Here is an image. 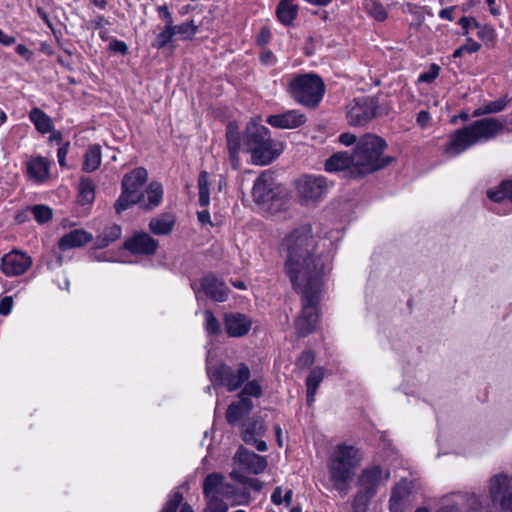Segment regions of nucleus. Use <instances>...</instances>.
Returning a JSON list of instances; mask_svg holds the SVG:
<instances>
[{
    "mask_svg": "<svg viewBox=\"0 0 512 512\" xmlns=\"http://www.w3.org/2000/svg\"><path fill=\"white\" fill-rule=\"evenodd\" d=\"M318 242L312 226L305 224L289 233L282 243L285 274L302 297V312L295 321L299 336L315 330L320 295L332 271L331 258L318 251Z\"/></svg>",
    "mask_w": 512,
    "mask_h": 512,
    "instance_id": "obj_1",
    "label": "nucleus"
},
{
    "mask_svg": "<svg viewBox=\"0 0 512 512\" xmlns=\"http://www.w3.org/2000/svg\"><path fill=\"white\" fill-rule=\"evenodd\" d=\"M504 130L505 121L499 118L486 117L476 120L450 134L444 152L450 157L458 156L476 144L495 139L503 134Z\"/></svg>",
    "mask_w": 512,
    "mask_h": 512,
    "instance_id": "obj_2",
    "label": "nucleus"
},
{
    "mask_svg": "<svg viewBox=\"0 0 512 512\" xmlns=\"http://www.w3.org/2000/svg\"><path fill=\"white\" fill-rule=\"evenodd\" d=\"M354 178L382 170L389 166L394 158L383 155L387 144L374 134H365L356 141L354 137Z\"/></svg>",
    "mask_w": 512,
    "mask_h": 512,
    "instance_id": "obj_3",
    "label": "nucleus"
},
{
    "mask_svg": "<svg viewBox=\"0 0 512 512\" xmlns=\"http://www.w3.org/2000/svg\"><path fill=\"white\" fill-rule=\"evenodd\" d=\"M487 491L490 502L475 494L469 495V512H493V507L500 512H512V475L494 474L488 480Z\"/></svg>",
    "mask_w": 512,
    "mask_h": 512,
    "instance_id": "obj_4",
    "label": "nucleus"
},
{
    "mask_svg": "<svg viewBox=\"0 0 512 512\" xmlns=\"http://www.w3.org/2000/svg\"><path fill=\"white\" fill-rule=\"evenodd\" d=\"M244 144L256 165H268L283 152L282 143L271 138L269 129L253 121L246 126Z\"/></svg>",
    "mask_w": 512,
    "mask_h": 512,
    "instance_id": "obj_5",
    "label": "nucleus"
},
{
    "mask_svg": "<svg viewBox=\"0 0 512 512\" xmlns=\"http://www.w3.org/2000/svg\"><path fill=\"white\" fill-rule=\"evenodd\" d=\"M289 92L298 103L314 108L324 96L325 84L316 74H301L290 80Z\"/></svg>",
    "mask_w": 512,
    "mask_h": 512,
    "instance_id": "obj_6",
    "label": "nucleus"
},
{
    "mask_svg": "<svg viewBox=\"0 0 512 512\" xmlns=\"http://www.w3.org/2000/svg\"><path fill=\"white\" fill-rule=\"evenodd\" d=\"M389 477L390 472H384L380 466L365 469L355 486L354 512H364L370 500L376 495L379 486Z\"/></svg>",
    "mask_w": 512,
    "mask_h": 512,
    "instance_id": "obj_7",
    "label": "nucleus"
},
{
    "mask_svg": "<svg viewBox=\"0 0 512 512\" xmlns=\"http://www.w3.org/2000/svg\"><path fill=\"white\" fill-rule=\"evenodd\" d=\"M352 469V447L339 445L330 457L329 470L333 487L341 496L350 490Z\"/></svg>",
    "mask_w": 512,
    "mask_h": 512,
    "instance_id": "obj_8",
    "label": "nucleus"
},
{
    "mask_svg": "<svg viewBox=\"0 0 512 512\" xmlns=\"http://www.w3.org/2000/svg\"><path fill=\"white\" fill-rule=\"evenodd\" d=\"M295 184L300 200L306 205L321 201L329 190L327 179L322 175H302Z\"/></svg>",
    "mask_w": 512,
    "mask_h": 512,
    "instance_id": "obj_9",
    "label": "nucleus"
},
{
    "mask_svg": "<svg viewBox=\"0 0 512 512\" xmlns=\"http://www.w3.org/2000/svg\"><path fill=\"white\" fill-rule=\"evenodd\" d=\"M213 381L226 387L229 391H235L250 377V369L244 363H239L236 369L221 364L212 370H208Z\"/></svg>",
    "mask_w": 512,
    "mask_h": 512,
    "instance_id": "obj_10",
    "label": "nucleus"
},
{
    "mask_svg": "<svg viewBox=\"0 0 512 512\" xmlns=\"http://www.w3.org/2000/svg\"><path fill=\"white\" fill-rule=\"evenodd\" d=\"M267 427L261 417L254 416L242 422L240 436L241 439L248 445H253L255 448L264 452L268 446L261 438L265 435Z\"/></svg>",
    "mask_w": 512,
    "mask_h": 512,
    "instance_id": "obj_11",
    "label": "nucleus"
},
{
    "mask_svg": "<svg viewBox=\"0 0 512 512\" xmlns=\"http://www.w3.org/2000/svg\"><path fill=\"white\" fill-rule=\"evenodd\" d=\"M31 265L32 258L28 254L12 250L2 257L0 269L7 277H15L24 274Z\"/></svg>",
    "mask_w": 512,
    "mask_h": 512,
    "instance_id": "obj_12",
    "label": "nucleus"
},
{
    "mask_svg": "<svg viewBox=\"0 0 512 512\" xmlns=\"http://www.w3.org/2000/svg\"><path fill=\"white\" fill-rule=\"evenodd\" d=\"M210 486L213 496L217 498L237 499V489L230 483L225 481V478L220 473H211L206 476L203 482V493H206V488ZM236 504H241L240 501H235Z\"/></svg>",
    "mask_w": 512,
    "mask_h": 512,
    "instance_id": "obj_13",
    "label": "nucleus"
},
{
    "mask_svg": "<svg viewBox=\"0 0 512 512\" xmlns=\"http://www.w3.org/2000/svg\"><path fill=\"white\" fill-rule=\"evenodd\" d=\"M252 195L259 204H265L272 201L276 195L274 174L270 171H264L255 180Z\"/></svg>",
    "mask_w": 512,
    "mask_h": 512,
    "instance_id": "obj_14",
    "label": "nucleus"
},
{
    "mask_svg": "<svg viewBox=\"0 0 512 512\" xmlns=\"http://www.w3.org/2000/svg\"><path fill=\"white\" fill-rule=\"evenodd\" d=\"M234 461L244 470L253 473L260 474L267 467V459L264 456H260L252 451H249L243 446H240L235 453Z\"/></svg>",
    "mask_w": 512,
    "mask_h": 512,
    "instance_id": "obj_15",
    "label": "nucleus"
},
{
    "mask_svg": "<svg viewBox=\"0 0 512 512\" xmlns=\"http://www.w3.org/2000/svg\"><path fill=\"white\" fill-rule=\"evenodd\" d=\"M124 247L132 254L153 255L158 248V242L148 233L142 232L126 240Z\"/></svg>",
    "mask_w": 512,
    "mask_h": 512,
    "instance_id": "obj_16",
    "label": "nucleus"
},
{
    "mask_svg": "<svg viewBox=\"0 0 512 512\" xmlns=\"http://www.w3.org/2000/svg\"><path fill=\"white\" fill-rule=\"evenodd\" d=\"M266 122L278 129H295L306 122V116L298 110H288L281 114L268 116Z\"/></svg>",
    "mask_w": 512,
    "mask_h": 512,
    "instance_id": "obj_17",
    "label": "nucleus"
},
{
    "mask_svg": "<svg viewBox=\"0 0 512 512\" xmlns=\"http://www.w3.org/2000/svg\"><path fill=\"white\" fill-rule=\"evenodd\" d=\"M201 289L212 300L217 302L226 301L229 288L221 279L213 274H208L201 279Z\"/></svg>",
    "mask_w": 512,
    "mask_h": 512,
    "instance_id": "obj_18",
    "label": "nucleus"
},
{
    "mask_svg": "<svg viewBox=\"0 0 512 512\" xmlns=\"http://www.w3.org/2000/svg\"><path fill=\"white\" fill-rule=\"evenodd\" d=\"M224 324L230 337H242L250 331L252 321L244 314L228 313L224 317Z\"/></svg>",
    "mask_w": 512,
    "mask_h": 512,
    "instance_id": "obj_19",
    "label": "nucleus"
},
{
    "mask_svg": "<svg viewBox=\"0 0 512 512\" xmlns=\"http://www.w3.org/2000/svg\"><path fill=\"white\" fill-rule=\"evenodd\" d=\"M377 103L373 98H359L354 105V125H364L376 114Z\"/></svg>",
    "mask_w": 512,
    "mask_h": 512,
    "instance_id": "obj_20",
    "label": "nucleus"
},
{
    "mask_svg": "<svg viewBox=\"0 0 512 512\" xmlns=\"http://www.w3.org/2000/svg\"><path fill=\"white\" fill-rule=\"evenodd\" d=\"M148 173L145 168L138 167L130 173L124 175L122 179V189L128 190L138 197L143 198L141 188L147 181Z\"/></svg>",
    "mask_w": 512,
    "mask_h": 512,
    "instance_id": "obj_21",
    "label": "nucleus"
},
{
    "mask_svg": "<svg viewBox=\"0 0 512 512\" xmlns=\"http://www.w3.org/2000/svg\"><path fill=\"white\" fill-rule=\"evenodd\" d=\"M93 236L91 233L83 229L72 230L63 235L58 242V246L61 250H69L73 248H79L92 241Z\"/></svg>",
    "mask_w": 512,
    "mask_h": 512,
    "instance_id": "obj_22",
    "label": "nucleus"
},
{
    "mask_svg": "<svg viewBox=\"0 0 512 512\" xmlns=\"http://www.w3.org/2000/svg\"><path fill=\"white\" fill-rule=\"evenodd\" d=\"M50 162L42 156L30 159L27 163V175L36 183H41L49 178Z\"/></svg>",
    "mask_w": 512,
    "mask_h": 512,
    "instance_id": "obj_23",
    "label": "nucleus"
},
{
    "mask_svg": "<svg viewBox=\"0 0 512 512\" xmlns=\"http://www.w3.org/2000/svg\"><path fill=\"white\" fill-rule=\"evenodd\" d=\"M253 409V402L247 397H241L238 401L232 402L226 411V419L230 425H235L242 418L248 415Z\"/></svg>",
    "mask_w": 512,
    "mask_h": 512,
    "instance_id": "obj_24",
    "label": "nucleus"
},
{
    "mask_svg": "<svg viewBox=\"0 0 512 512\" xmlns=\"http://www.w3.org/2000/svg\"><path fill=\"white\" fill-rule=\"evenodd\" d=\"M329 173L348 172L352 168V154L348 151H340L332 154L324 165Z\"/></svg>",
    "mask_w": 512,
    "mask_h": 512,
    "instance_id": "obj_25",
    "label": "nucleus"
},
{
    "mask_svg": "<svg viewBox=\"0 0 512 512\" xmlns=\"http://www.w3.org/2000/svg\"><path fill=\"white\" fill-rule=\"evenodd\" d=\"M226 141L229 150L231 165L234 169H238L241 140L238 127L234 123H229L226 127Z\"/></svg>",
    "mask_w": 512,
    "mask_h": 512,
    "instance_id": "obj_26",
    "label": "nucleus"
},
{
    "mask_svg": "<svg viewBox=\"0 0 512 512\" xmlns=\"http://www.w3.org/2000/svg\"><path fill=\"white\" fill-rule=\"evenodd\" d=\"M175 217L171 214H161L150 220L149 228L155 235H169L174 228Z\"/></svg>",
    "mask_w": 512,
    "mask_h": 512,
    "instance_id": "obj_27",
    "label": "nucleus"
},
{
    "mask_svg": "<svg viewBox=\"0 0 512 512\" xmlns=\"http://www.w3.org/2000/svg\"><path fill=\"white\" fill-rule=\"evenodd\" d=\"M294 1L281 0L276 9L279 21L286 26L292 24L298 14V6L294 4Z\"/></svg>",
    "mask_w": 512,
    "mask_h": 512,
    "instance_id": "obj_28",
    "label": "nucleus"
},
{
    "mask_svg": "<svg viewBox=\"0 0 512 512\" xmlns=\"http://www.w3.org/2000/svg\"><path fill=\"white\" fill-rule=\"evenodd\" d=\"M101 160V146L98 144L88 146L84 154L82 170L88 173L97 170L101 164Z\"/></svg>",
    "mask_w": 512,
    "mask_h": 512,
    "instance_id": "obj_29",
    "label": "nucleus"
},
{
    "mask_svg": "<svg viewBox=\"0 0 512 512\" xmlns=\"http://www.w3.org/2000/svg\"><path fill=\"white\" fill-rule=\"evenodd\" d=\"M121 235V226L117 224H111L105 227L104 230L99 235H97L95 247L97 249L105 248L112 244L113 242H115L116 240H118L121 237Z\"/></svg>",
    "mask_w": 512,
    "mask_h": 512,
    "instance_id": "obj_30",
    "label": "nucleus"
},
{
    "mask_svg": "<svg viewBox=\"0 0 512 512\" xmlns=\"http://www.w3.org/2000/svg\"><path fill=\"white\" fill-rule=\"evenodd\" d=\"M487 196L494 202H508L512 211V179L502 181L498 187L489 190Z\"/></svg>",
    "mask_w": 512,
    "mask_h": 512,
    "instance_id": "obj_31",
    "label": "nucleus"
},
{
    "mask_svg": "<svg viewBox=\"0 0 512 512\" xmlns=\"http://www.w3.org/2000/svg\"><path fill=\"white\" fill-rule=\"evenodd\" d=\"M29 119L42 134L50 133L54 129L51 118L39 108L30 111Z\"/></svg>",
    "mask_w": 512,
    "mask_h": 512,
    "instance_id": "obj_32",
    "label": "nucleus"
},
{
    "mask_svg": "<svg viewBox=\"0 0 512 512\" xmlns=\"http://www.w3.org/2000/svg\"><path fill=\"white\" fill-rule=\"evenodd\" d=\"M469 495L456 493L444 499L442 506L436 512H462V506H469Z\"/></svg>",
    "mask_w": 512,
    "mask_h": 512,
    "instance_id": "obj_33",
    "label": "nucleus"
},
{
    "mask_svg": "<svg viewBox=\"0 0 512 512\" xmlns=\"http://www.w3.org/2000/svg\"><path fill=\"white\" fill-rule=\"evenodd\" d=\"M324 372L322 368H315L311 370L306 379L307 386V403L311 405L314 402V397L317 392L318 386L322 382Z\"/></svg>",
    "mask_w": 512,
    "mask_h": 512,
    "instance_id": "obj_34",
    "label": "nucleus"
},
{
    "mask_svg": "<svg viewBox=\"0 0 512 512\" xmlns=\"http://www.w3.org/2000/svg\"><path fill=\"white\" fill-rule=\"evenodd\" d=\"M364 11L377 21L387 18V11L380 0H362Z\"/></svg>",
    "mask_w": 512,
    "mask_h": 512,
    "instance_id": "obj_35",
    "label": "nucleus"
},
{
    "mask_svg": "<svg viewBox=\"0 0 512 512\" xmlns=\"http://www.w3.org/2000/svg\"><path fill=\"white\" fill-rule=\"evenodd\" d=\"M507 104H508V101L505 98H500L498 100L491 101V102L484 104V105L478 107L477 109H475L472 112V116L480 117V116H484V115L495 114V113L501 112L506 108Z\"/></svg>",
    "mask_w": 512,
    "mask_h": 512,
    "instance_id": "obj_36",
    "label": "nucleus"
},
{
    "mask_svg": "<svg viewBox=\"0 0 512 512\" xmlns=\"http://www.w3.org/2000/svg\"><path fill=\"white\" fill-rule=\"evenodd\" d=\"M206 499L204 512H228V505L221 498L213 496L210 486L203 493Z\"/></svg>",
    "mask_w": 512,
    "mask_h": 512,
    "instance_id": "obj_37",
    "label": "nucleus"
},
{
    "mask_svg": "<svg viewBox=\"0 0 512 512\" xmlns=\"http://www.w3.org/2000/svg\"><path fill=\"white\" fill-rule=\"evenodd\" d=\"M142 198L138 197L136 194L122 189V193L115 202V210L117 214H121L123 211L127 210L131 205L136 204L141 201Z\"/></svg>",
    "mask_w": 512,
    "mask_h": 512,
    "instance_id": "obj_38",
    "label": "nucleus"
},
{
    "mask_svg": "<svg viewBox=\"0 0 512 512\" xmlns=\"http://www.w3.org/2000/svg\"><path fill=\"white\" fill-rule=\"evenodd\" d=\"M79 194L83 204L91 203L95 197V186L88 177H82L79 184Z\"/></svg>",
    "mask_w": 512,
    "mask_h": 512,
    "instance_id": "obj_39",
    "label": "nucleus"
},
{
    "mask_svg": "<svg viewBox=\"0 0 512 512\" xmlns=\"http://www.w3.org/2000/svg\"><path fill=\"white\" fill-rule=\"evenodd\" d=\"M199 203L202 207H207L210 203V190L208 182V173L201 171L198 177Z\"/></svg>",
    "mask_w": 512,
    "mask_h": 512,
    "instance_id": "obj_40",
    "label": "nucleus"
},
{
    "mask_svg": "<svg viewBox=\"0 0 512 512\" xmlns=\"http://www.w3.org/2000/svg\"><path fill=\"white\" fill-rule=\"evenodd\" d=\"M148 204L146 207L148 209H152L158 206L163 197V188L162 185L158 182L150 183L148 189L146 190Z\"/></svg>",
    "mask_w": 512,
    "mask_h": 512,
    "instance_id": "obj_41",
    "label": "nucleus"
},
{
    "mask_svg": "<svg viewBox=\"0 0 512 512\" xmlns=\"http://www.w3.org/2000/svg\"><path fill=\"white\" fill-rule=\"evenodd\" d=\"M174 35L178 34L184 40H191L198 31L194 21L184 22L180 25H172Z\"/></svg>",
    "mask_w": 512,
    "mask_h": 512,
    "instance_id": "obj_42",
    "label": "nucleus"
},
{
    "mask_svg": "<svg viewBox=\"0 0 512 512\" xmlns=\"http://www.w3.org/2000/svg\"><path fill=\"white\" fill-rule=\"evenodd\" d=\"M174 32L172 27H165L157 36L152 46L156 49H163L173 42Z\"/></svg>",
    "mask_w": 512,
    "mask_h": 512,
    "instance_id": "obj_43",
    "label": "nucleus"
},
{
    "mask_svg": "<svg viewBox=\"0 0 512 512\" xmlns=\"http://www.w3.org/2000/svg\"><path fill=\"white\" fill-rule=\"evenodd\" d=\"M31 212L40 224L46 223L52 218V210L46 205H34L31 207Z\"/></svg>",
    "mask_w": 512,
    "mask_h": 512,
    "instance_id": "obj_44",
    "label": "nucleus"
},
{
    "mask_svg": "<svg viewBox=\"0 0 512 512\" xmlns=\"http://www.w3.org/2000/svg\"><path fill=\"white\" fill-rule=\"evenodd\" d=\"M205 329L209 334L217 335L221 332V325L218 319L210 310L204 311Z\"/></svg>",
    "mask_w": 512,
    "mask_h": 512,
    "instance_id": "obj_45",
    "label": "nucleus"
},
{
    "mask_svg": "<svg viewBox=\"0 0 512 512\" xmlns=\"http://www.w3.org/2000/svg\"><path fill=\"white\" fill-rule=\"evenodd\" d=\"M440 72V66L433 63L430 65L429 70L426 72H423L418 77L419 83H432L438 76Z\"/></svg>",
    "mask_w": 512,
    "mask_h": 512,
    "instance_id": "obj_46",
    "label": "nucleus"
},
{
    "mask_svg": "<svg viewBox=\"0 0 512 512\" xmlns=\"http://www.w3.org/2000/svg\"><path fill=\"white\" fill-rule=\"evenodd\" d=\"M262 394V389L260 384L257 380L248 381L244 388L242 389L240 393V398L243 397V395L247 396H253V397H260Z\"/></svg>",
    "mask_w": 512,
    "mask_h": 512,
    "instance_id": "obj_47",
    "label": "nucleus"
},
{
    "mask_svg": "<svg viewBox=\"0 0 512 512\" xmlns=\"http://www.w3.org/2000/svg\"><path fill=\"white\" fill-rule=\"evenodd\" d=\"M183 496L180 492H174L165 506L162 508L161 512H176L178 506L180 505Z\"/></svg>",
    "mask_w": 512,
    "mask_h": 512,
    "instance_id": "obj_48",
    "label": "nucleus"
},
{
    "mask_svg": "<svg viewBox=\"0 0 512 512\" xmlns=\"http://www.w3.org/2000/svg\"><path fill=\"white\" fill-rule=\"evenodd\" d=\"M314 360V354L311 351H305L298 358L297 365L302 368H308L314 363Z\"/></svg>",
    "mask_w": 512,
    "mask_h": 512,
    "instance_id": "obj_49",
    "label": "nucleus"
},
{
    "mask_svg": "<svg viewBox=\"0 0 512 512\" xmlns=\"http://www.w3.org/2000/svg\"><path fill=\"white\" fill-rule=\"evenodd\" d=\"M109 49L115 53H120L122 55H125L128 52L127 44L117 39H114L110 42Z\"/></svg>",
    "mask_w": 512,
    "mask_h": 512,
    "instance_id": "obj_50",
    "label": "nucleus"
},
{
    "mask_svg": "<svg viewBox=\"0 0 512 512\" xmlns=\"http://www.w3.org/2000/svg\"><path fill=\"white\" fill-rule=\"evenodd\" d=\"M157 12H158L159 16L165 20V22H166L165 27H172L173 18H172V14L169 11L167 5L158 6Z\"/></svg>",
    "mask_w": 512,
    "mask_h": 512,
    "instance_id": "obj_51",
    "label": "nucleus"
},
{
    "mask_svg": "<svg viewBox=\"0 0 512 512\" xmlns=\"http://www.w3.org/2000/svg\"><path fill=\"white\" fill-rule=\"evenodd\" d=\"M13 307V299L11 296H5L0 301V314L6 316L11 313Z\"/></svg>",
    "mask_w": 512,
    "mask_h": 512,
    "instance_id": "obj_52",
    "label": "nucleus"
},
{
    "mask_svg": "<svg viewBox=\"0 0 512 512\" xmlns=\"http://www.w3.org/2000/svg\"><path fill=\"white\" fill-rule=\"evenodd\" d=\"M70 142H65L61 145L57 152V158L61 167H67L66 156L68 154Z\"/></svg>",
    "mask_w": 512,
    "mask_h": 512,
    "instance_id": "obj_53",
    "label": "nucleus"
},
{
    "mask_svg": "<svg viewBox=\"0 0 512 512\" xmlns=\"http://www.w3.org/2000/svg\"><path fill=\"white\" fill-rule=\"evenodd\" d=\"M458 23L465 30V33H468L472 27L479 28L478 22L472 17L463 16L459 19Z\"/></svg>",
    "mask_w": 512,
    "mask_h": 512,
    "instance_id": "obj_54",
    "label": "nucleus"
},
{
    "mask_svg": "<svg viewBox=\"0 0 512 512\" xmlns=\"http://www.w3.org/2000/svg\"><path fill=\"white\" fill-rule=\"evenodd\" d=\"M409 495V489L405 484H398L392 490L391 496H397L398 499L405 500Z\"/></svg>",
    "mask_w": 512,
    "mask_h": 512,
    "instance_id": "obj_55",
    "label": "nucleus"
},
{
    "mask_svg": "<svg viewBox=\"0 0 512 512\" xmlns=\"http://www.w3.org/2000/svg\"><path fill=\"white\" fill-rule=\"evenodd\" d=\"M389 508L391 512H402L404 508V500L398 499L397 496H391L389 500Z\"/></svg>",
    "mask_w": 512,
    "mask_h": 512,
    "instance_id": "obj_56",
    "label": "nucleus"
},
{
    "mask_svg": "<svg viewBox=\"0 0 512 512\" xmlns=\"http://www.w3.org/2000/svg\"><path fill=\"white\" fill-rule=\"evenodd\" d=\"M479 31L477 33L478 37L481 38V39H492L493 38V29L488 27V26H484V27H481L479 25Z\"/></svg>",
    "mask_w": 512,
    "mask_h": 512,
    "instance_id": "obj_57",
    "label": "nucleus"
},
{
    "mask_svg": "<svg viewBox=\"0 0 512 512\" xmlns=\"http://www.w3.org/2000/svg\"><path fill=\"white\" fill-rule=\"evenodd\" d=\"M91 22L97 29L103 28L110 24L109 21L103 15L96 16Z\"/></svg>",
    "mask_w": 512,
    "mask_h": 512,
    "instance_id": "obj_58",
    "label": "nucleus"
},
{
    "mask_svg": "<svg viewBox=\"0 0 512 512\" xmlns=\"http://www.w3.org/2000/svg\"><path fill=\"white\" fill-rule=\"evenodd\" d=\"M430 120V114L429 112L425 111V110H422L418 113L417 115V123L424 127L427 125V123L429 122Z\"/></svg>",
    "mask_w": 512,
    "mask_h": 512,
    "instance_id": "obj_59",
    "label": "nucleus"
},
{
    "mask_svg": "<svg viewBox=\"0 0 512 512\" xmlns=\"http://www.w3.org/2000/svg\"><path fill=\"white\" fill-rule=\"evenodd\" d=\"M271 501L275 504V505H280L282 504L283 502V499H282V489L281 487H277L272 495H271Z\"/></svg>",
    "mask_w": 512,
    "mask_h": 512,
    "instance_id": "obj_60",
    "label": "nucleus"
},
{
    "mask_svg": "<svg viewBox=\"0 0 512 512\" xmlns=\"http://www.w3.org/2000/svg\"><path fill=\"white\" fill-rule=\"evenodd\" d=\"M16 41V39L13 37V36H9L7 34H5L1 29H0V43L4 46H9V45H12L14 44Z\"/></svg>",
    "mask_w": 512,
    "mask_h": 512,
    "instance_id": "obj_61",
    "label": "nucleus"
},
{
    "mask_svg": "<svg viewBox=\"0 0 512 512\" xmlns=\"http://www.w3.org/2000/svg\"><path fill=\"white\" fill-rule=\"evenodd\" d=\"M16 52L27 60L32 56V52L23 44H19L16 47Z\"/></svg>",
    "mask_w": 512,
    "mask_h": 512,
    "instance_id": "obj_62",
    "label": "nucleus"
},
{
    "mask_svg": "<svg viewBox=\"0 0 512 512\" xmlns=\"http://www.w3.org/2000/svg\"><path fill=\"white\" fill-rule=\"evenodd\" d=\"M270 36H271L270 31L266 28H263L258 36L257 42L259 44L264 45L269 41Z\"/></svg>",
    "mask_w": 512,
    "mask_h": 512,
    "instance_id": "obj_63",
    "label": "nucleus"
},
{
    "mask_svg": "<svg viewBox=\"0 0 512 512\" xmlns=\"http://www.w3.org/2000/svg\"><path fill=\"white\" fill-rule=\"evenodd\" d=\"M197 217L201 224H211L210 213L207 210L199 211Z\"/></svg>",
    "mask_w": 512,
    "mask_h": 512,
    "instance_id": "obj_64",
    "label": "nucleus"
}]
</instances>
